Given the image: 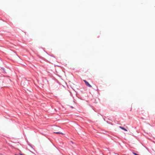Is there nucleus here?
Wrapping results in <instances>:
<instances>
[{"label": "nucleus", "mask_w": 155, "mask_h": 155, "mask_svg": "<svg viewBox=\"0 0 155 155\" xmlns=\"http://www.w3.org/2000/svg\"><path fill=\"white\" fill-rule=\"evenodd\" d=\"M83 81L85 83L86 85L89 87H91L92 86L89 83L85 80H84Z\"/></svg>", "instance_id": "nucleus-1"}, {"label": "nucleus", "mask_w": 155, "mask_h": 155, "mask_svg": "<svg viewBox=\"0 0 155 155\" xmlns=\"http://www.w3.org/2000/svg\"><path fill=\"white\" fill-rule=\"evenodd\" d=\"M120 128L121 129H122V130H123L125 131H127V129H126L125 128L123 127H120Z\"/></svg>", "instance_id": "nucleus-2"}, {"label": "nucleus", "mask_w": 155, "mask_h": 155, "mask_svg": "<svg viewBox=\"0 0 155 155\" xmlns=\"http://www.w3.org/2000/svg\"><path fill=\"white\" fill-rule=\"evenodd\" d=\"M54 133L57 134H62V135H64V134L63 133L59 132H54Z\"/></svg>", "instance_id": "nucleus-3"}, {"label": "nucleus", "mask_w": 155, "mask_h": 155, "mask_svg": "<svg viewBox=\"0 0 155 155\" xmlns=\"http://www.w3.org/2000/svg\"><path fill=\"white\" fill-rule=\"evenodd\" d=\"M133 153L134 154V155H139V154H137V153H134V152H133Z\"/></svg>", "instance_id": "nucleus-4"}, {"label": "nucleus", "mask_w": 155, "mask_h": 155, "mask_svg": "<svg viewBox=\"0 0 155 155\" xmlns=\"http://www.w3.org/2000/svg\"><path fill=\"white\" fill-rule=\"evenodd\" d=\"M20 155H23L22 154H21V153H20Z\"/></svg>", "instance_id": "nucleus-5"}]
</instances>
